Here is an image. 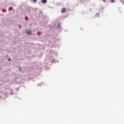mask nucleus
I'll list each match as a JSON object with an SVG mask.
<instances>
[{"label":"nucleus","mask_w":124,"mask_h":124,"mask_svg":"<svg viewBox=\"0 0 124 124\" xmlns=\"http://www.w3.org/2000/svg\"><path fill=\"white\" fill-rule=\"evenodd\" d=\"M42 1L43 3H46V2H47V0H42Z\"/></svg>","instance_id":"3"},{"label":"nucleus","mask_w":124,"mask_h":124,"mask_svg":"<svg viewBox=\"0 0 124 124\" xmlns=\"http://www.w3.org/2000/svg\"><path fill=\"white\" fill-rule=\"evenodd\" d=\"M103 1H104V2H105V0H103Z\"/></svg>","instance_id":"7"},{"label":"nucleus","mask_w":124,"mask_h":124,"mask_svg":"<svg viewBox=\"0 0 124 124\" xmlns=\"http://www.w3.org/2000/svg\"><path fill=\"white\" fill-rule=\"evenodd\" d=\"M62 13H64L65 12V9L64 8H62L61 10Z\"/></svg>","instance_id":"2"},{"label":"nucleus","mask_w":124,"mask_h":124,"mask_svg":"<svg viewBox=\"0 0 124 124\" xmlns=\"http://www.w3.org/2000/svg\"><path fill=\"white\" fill-rule=\"evenodd\" d=\"M33 2H36L37 1V0H32Z\"/></svg>","instance_id":"5"},{"label":"nucleus","mask_w":124,"mask_h":124,"mask_svg":"<svg viewBox=\"0 0 124 124\" xmlns=\"http://www.w3.org/2000/svg\"><path fill=\"white\" fill-rule=\"evenodd\" d=\"M111 3L115 2V0H111Z\"/></svg>","instance_id":"4"},{"label":"nucleus","mask_w":124,"mask_h":124,"mask_svg":"<svg viewBox=\"0 0 124 124\" xmlns=\"http://www.w3.org/2000/svg\"><path fill=\"white\" fill-rule=\"evenodd\" d=\"M8 61L9 62H10V61H11V59H8Z\"/></svg>","instance_id":"6"},{"label":"nucleus","mask_w":124,"mask_h":124,"mask_svg":"<svg viewBox=\"0 0 124 124\" xmlns=\"http://www.w3.org/2000/svg\"><path fill=\"white\" fill-rule=\"evenodd\" d=\"M25 32L26 34H27L28 35H31V31H28L26 30Z\"/></svg>","instance_id":"1"}]
</instances>
